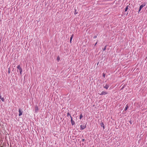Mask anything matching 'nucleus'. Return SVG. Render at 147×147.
Masks as SVG:
<instances>
[{"instance_id":"obj_1","label":"nucleus","mask_w":147,"mask_h":147,"mask_svg":"<svg viewBox=\"0 0 147 147\" xmlns=\"http://www.w3.org/2000/svg\"><path fill=\"white\" fill-rule=\"evenodd\" d=\"M17 69L19 71L21 75H22V68L21 67L20 65H19L17 66Z\"/></svg>"},{"instance_id":"obj_2","label":"nucleus","mask_w":147,"mask_h":147,"mask_svg":"<svg viewBox=\"0 0 147 147\" xmlns=\"http://www.w3.org/2000/svg\"><path fill=\"white\" fill-rule=\"evenodd\" d=\"M35 113H38V108L37 105H36L35 107Z\"/></svg>"},{"instance_id":"obj_3","label":"nucleus","mask_w":147,"mask_h":147,"mask_svg":"<svg viewBox=\"0 0 147 147\" xmlns=\"http://www.w3.org/2000/svg\"><path fill=\"white\" fill-rule=\"evenodd\" d=\"M107 94V93L105 91H102V92L101 93L98 94H100V95H105Z\"/></svg>"},{"instance_id":"obj_4","label":"nucleus","mask_w":147,"mask_h":147,"mask_svg":"<svg viewBox=\"0 0 147 147\" xmlns=\"http://www.w3.org/2000/svg\"><path fill=\"white\" fill-rule=\"evenodd\" d=\"M145 4H142V5H141L140 7V9H139V12L141 10V9H142V8L143 7H144V6H145Z\"/></svg>"},{"instance_id":"obj_5","label":"nucleus","mask_w":147,"mask_h":147,"mask_svg":"<svg viewBox=\"0 0 147 147\" xmlns=\"http://www.w3.org/2000/svg\"><path fill=\"white\" fill-rule=\"evenodd\" d=\"M86 126L84 125H80L81 129L82 130L86 128Z\"/></svg>"},{"instance_id":"obj_6","label":"nucleus","mask_w":147,"mask_h":147,"mask_svg":"<svg viewBox=\"0 0 147 147\" xmlns=\"http://www.w3.org/2000/svg\"><path fill=\"white\" fill-rule=\"evenodd\" d=\"M19 116H20L22 115V112L21 111V109H20L19 110Z\"/></svg>"},{"instance_id":"obj_7","label":"nucleus","mask_w":147,"mask_h":147,"mask_svg":"<svg viewBox=\"0 0 147 147\" xmlns=\"http://www.w3.org/2000/svg\"><path fill=\"white\" fill-rule=\"evenodd\" d=\"M100 125L101 127H102L103 128V129H105V126L104 123H101L100 124Z\"/></svg>"},{"instance_id":"obj_8","label":"nucleus","mask_w":147,"mask_h":147,"mask_svg":"<svg viewBox=\"0 0 147 147\" xmlns=\"http://www.w3.org/2000/svg\"><path fill=\"white\" fill-rule=\"evenodd\" d=\"M71 124L72 125H74L75 124V122L73 120L72 118H71Z\"/></svg>"},{"instance_id":"obj_9","label":"nucleus","mask_w":147,"mask_h":147,"mask_svg":"<svg viewBox=\"0 0 147 147\" xmlns=\"http://www.w3.org/2000/svg\"><path fill=\"white\" fill-rule=\"evenodd\" d=\"M109 87V86L107 84H106L105 86H104V88L107 89Z\"/></svg>"},{"instance_id":"obj_10","label":"nucleus","mask_w":147,"mask_h":147,"mask_svg":"<svg viewBox=\"0 0 147 147\" xmlns=\"http://www.w3.org/2000/svg\"><path fill=\"white\" fill-rule=\"evenodd\" d=\"M73 34H72V35L71 36V37L70 38V43H71V41H72V40L73 38Z\"/></svg>"},{"instance_id":"obj_11","label":"nucleus","mask_w":147,"mask_h":147,"mask_svg":"<svg viewBox=\"0 0 147 147\" xmlns=\"http://www.w3.org/2000/svg\"><path fill=\"white\" fill-rule=\"evenodd\" d=\"M67 116H70L71 118H72L71 114L69 113H67Z\"/></svg>"},{"instance_id":"obj_12","label":"nucleus","mask_w":147,"mask_h":147,"mask_svg":"<svg viewBox=\"0 0 147 147\" xmlns=\"http://www.w3.org/2000/svg\"><path fill=\"white\" fill-rule=\"evenodd\" d=\"M128 108V106L127 105H126V106L125 107V108L124 109V110L125 111Z\"/></svg>"},{"instance_id":"obj_13","label":"nucleus","mask_w":147,"mask_h":147,"mask_svg":"<svg viewBox=\"0 0 147 147\" xmlns=\"http://www.w3.org/2000/svg\"><path fill=\"white\" fill-rule=\"evenodd\" d=\"M128 6H129L128 5H127V7H126L125 9V11H127V10H128Z\"/></svg>"},{"instance_id":"obj_14","label":"nucleus","mask_w":147,"mask_h":147,"mask_svg":"<svg viewBox=\"0 0 147 147\" xmlns=\"http://www.w3.org/2000/svg\"><path fill=\"white\" fill-rule=\"evenodd\" d=\"M60 57L58 56L57 57V61H58V62L60 60Z\"/></svg>"},{"instance_id":"obj_15","label":"nucleus","mask_w":147,"mask_h":147,"mask_svg":"<svg viewBox=\"0 0 147 147\" xmlns=\"http://www.w3.org/2000/svg\"><path fill=\"white\" fill-rule=\"evenodd\" d=\"M107 46H105L103 49H102L103 51H105L106 49Z\"/></svg>"},{"instance_id":"obj_16","label":"nucleus","mask_w":147,"mask_h":147,"mask_svg":"<svg viewBox=\"0 0 147 147\" xmlns=\"http://www.w3.org/2000/svg\"><path fill=\"white\" fill-rule=\"evenodd\" d=\"M0 99H1L2 101L4 102V99L3 98H1Z\"/></svg>"},{"instance_id":"obj_17","label":"nucleus","mask_w":147,"mask_h":147,"mask_svg":"<svg viewBox=\"0 0 147 147\" xmlns=\"http://www.w3.org/2000/svg\"><path fill=\"white\" fill-rule=\"evenodd\" d=\"M83 117V116L82 115V114H81L80 116V119H81Z\"/></svg>"},{"instance_id":"obj_18","label":"nucleus","mask_w":147,"mask_h":147,"mask_svg":"<svg viewBox=\"0 0 147 147\" xmlns=\"http://www.w3.org/2000/svg\"><path fill=\"white\" fill-rule=\"evenodd\" d=\"M82 141H84V139H83L82 140Z\"/></svg>"},{"instance_id":"obj_19","label":"nucleus","mask_w":147,"mask_h":147,"mask_svg":"<svg viewBox=\"0 0 147 147\" xmlns=\"http://www.w3.org/2000/svg\"><path fill=\"white\" fill-rule=\"evenodd\" d=\"M1 98H2L1 96V94H0V99Z\"/></svg>"},{"instance_id":"obj_20","label":"nucleus","mask_w":147,"mask_h":147,"mask_svg":"<svg viewBox=\"0 0 147 147\" xmlns=\"http://www.w3.org/2000/svg\"><path fill=\"white\" fill-rule=\"evenodd\" d=\"M96 38V36H94V38Z\"/></svg>"},{"instance_id":"obj_21","label":"nucleus","mask_w":147,"mask_h":147,"mask_svg":"<svg viewBox=\"0 0 147 147\" xmlns=\"http://www.w3.org/2000/svg\"><path fill=\"white\" fill-rule=\"evenodd\" d=\"M124 88V86H123V87H122V88H121V89H123Z\"/></svg>"},{"instance_id":"obj_22","label":"nucleus","mask_w":147,"mask_h":147,"mask_svg":"<svg viewBox=\"0 0 147 147\" xmlns=\"http://www.w3.org/2000/svg\"><path fill=\"white\" fill-rule=\"evenodd\" d=\"M77 13H76V12H75L74 13V14H75V15H76Z\"/></svg>"},{"instance_id":"obj_23","label":"nucleus","mask_w":147,"mask_h":147,"mask_svg":"<svg viewBox=\"0 0 147 147\" xmlns=\"http://www.w3.org/2000/svg\"><path fill=\"white\" fill-rule=\"evenodd\" d=\"M97 43V42H96V43H95V44L94 45V46H95L96 45Z\"/></svg>"},{"instance_id":"obj_24","label":"nucleus","mask_w":147,"mask_h":147,"mask_svg":"<svg viewBox=\"0 0 147 147\" xmlns=\"http://www.w3.org/2000/svg\"><path fill=\"white\" fill-rule=\"evenodd\" d=\"M103 76L104 77H105V74H103Z\"/></svg>"},{"instance_id":"obj_25","label":"nucleus","mask_w":147,"mask_h":147,"mask_svg":"<svg viewBox=\"0 0 147 147\" xmlns=\"http://www.w3.org/2000/svg\"><path fill=\"white\" fill-rule=\"evenodd\" d=\"M17 72H18V69L17 70Z\"/></svg>"}]
</instances>
